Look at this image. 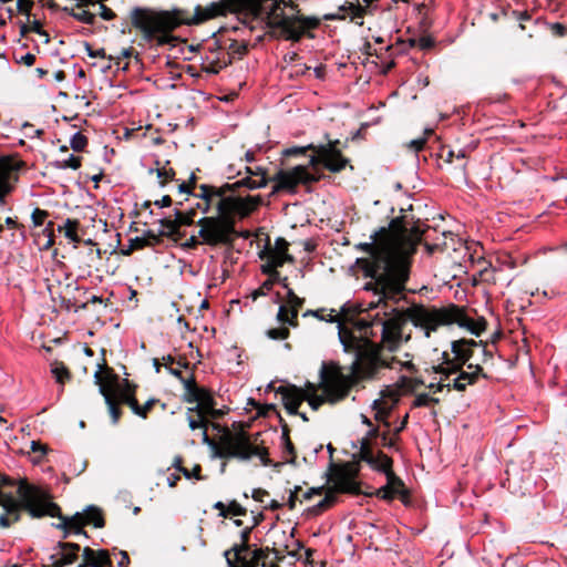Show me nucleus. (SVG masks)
Returning a JSON list of instances; mask_svg holds the SVG:
<instances>
[{
	"instance_id": "c85d7f7f",
	"label": "nucleus",
	"mask_w": 567,
	"mask_h": 567,
	"mask_svg": "<svg viewBox=\"0 0 567 567\" xmlns=\"http://www.w3.org/2000/svg\"><path fill=\"white\" fill-rule=\"evenodd\" d=\"M287 289V302L285 303L290 308V315L292 318H297L298 309L302 306L303 300L299 298L290 288Z\"/></svg>"
},
{
	"instance_id": "393cba45",
	"label": "nucleus",
	"mask_w": 567,
	"mask_h": 567,
	"mask_svg": "<svg viewBox=\"0 0 567 567\" xmlns=\"http://www.w3.org/2000/svg\"><path fill=\"white\" fill-rule=\"evenodd\" d=\"M197 405L189 408L188 413L196 412L197 414L207 416L208 412H215L214 400L210 394L204 390L199 399L196 400Z\"/></svg>"
},
{
	"instance_id": "9b49d317",
	"label": "nucleus",
	"mask_w": 567,
	"mask_h": 567,
	"mask_svg": "<svg viewBox=\"0 0 567 567\" xmlns=\"http://www.w3.org/2000/svg\"><path fill=\"white\" fill-rule=\"evenodd\" d=\"M307 150H313L316 152V155L311 156L310 158V165L315 166L318 163H322L326 168H328L331 172H340L344 168L347 164V159L343 158L337 150L334 143H328L326 145H319L313 146L312 144H309L307 146L298 147H289L286 148L282 154L286 156H292L297 154H302Z\"/></svg>"
},
{
	"instance_id": "e2e57ef3",
	"label": "nucleus",
	"mask_w": 567,
	"mask_h": 567,
	"mask_svg": "<svg viewBox=\"0 0 567 567\" xmlns=\"http://www.w3.org/2000/svg\"><path fill=\"white\" fill-rule=\"evenodd\" d=\"M179 381L183 383L186 393L197 386L193 378H189V379L181 378Z\"/></svg>"
},
{
	"instance_id": "09e8293b",
	"label": "nucleus",
	"mask_w": 567,
	"mask_h": 567,
	"mask_svg": "<svg viewBox=\"0 0 567 567\" xmlns=\"http://www.w3.org/2000/svg\"><path fill=\"white\" fill-rule=\"evenodd\" d=\"M426 142V137L423 136V137H419V138H414V140H411L408 144V147L414 152H417L423 148L424 144Z\"/></svg>"
},
{
	"instance_id": "69168bd1",
	"label": "nucleus",
	"mask_w": 567,
	"mask_h": 567,
	"mask_svg": "<svg viewBox=\"0 0 567 567\" xmlns=\"http://www.w3.org/2000/svg\"><path fill=\"white\" fill-rule=\"evenodd\" d=\"M17 6L19 11L28 12L31 8V1L30 0H17Z\"/></svg>"
},
{
	"instance_id": "f8f14e48",
	"label": "nucleus",
	"mask_w": 567,
	"mask_h": 567,
	"mask_svg": "<svg viewBox=\"0 0 567 567\" xmlns=\"http://www.w3.org/2000/svg\"><path fill=\"white\" fill-rule=\"evenodd\" d=\"M61 519V523L56 525L58 528H71L75 535H84L82 527L84 525H93L95 528H101L103 526V518L101 516L100 511L94 506H87L82 513H75L71 517H65L59 515V511L56 515Z\"/></svg>"
},
{
	"instance_id": "f3484780",
	"label": "nucleus",
	"mask_w": 567,
	"mask_h": 567,
	"mask_svg": "<svg viewBox=\"0 0 567 567\" xmlns=\"http://www.w3.org/2000/svg\"><path fill=\"white\" fill-rule=\"evenodd\" d=\"M365 6L361 4L359 0H344L342 4L338 6L334 12L326 13L324 20H340L349 18L352 22L362 25V16L365 7L369 6L370 0H363Z\"/></svg>"
},
{
	"instance_id": "4c0bfd02",
	"label": "nucleus",
	"mask_w": 567,
	"mask_h": 567,
	"mask_svg": "<svg viewBox=\"0 0 567 567\" xmlns=\"http://www.w3.org/2000/svg\"><path fill=\"white\" fill-rule=\"evenodd\" d=\"M86 143V137L80 132H75L70 140V145L75 152L82 151L85 147Z\"/></svg>"
},
{
	"instance_id": "3c124183",
	"label": "nucleus",
	"mask_w": 567,
	"mask_h": 567,
	"mask_svg": "<svg viewBox=\"0 0 567 567\" xmlns=\"http://www.w3.org/2000/svg\"><path fill=\"white\" fill-rule=\"evenodd\" d=\"M84 49L90 58H104L105 56L104 49L94 51V50H92V48L90 47V44L87 42L84 43Z\"/></svg>"
},
{
	"instance_id": "39448f33",
	"label": "nucleus",
	"mask_w": 567,
	"mask_h": 567,
	"mask_svg": "<svg viewBox=\"0 0 567 567\" xmlns=\"http://www.w3.org/2000/svg\"><path fill=\"white\" fill-rule=\"evenodd\" d=\"M320 319L327 322H337L338 337L343 350L353 354L351 373L348 374L353 381L354 379L372 378L380 368L388 365L374 343L365 337H357L348 330L347 322L350 320V316L344 308L340 312L331 309L328 313L320 316Z\"/></svg>"
},
{
	"instance_id": "20e7f679",
	"label": "nucleus",
	"mask_w": 567,
	"mask_h": 567,
	"mask_svg": "<svg viewBox=\"0 0 567 567\" xmlns=\"http://www.w3.org/2000/svg\"><path fill=\"white\" fill-rule=\"evenodd\" d=\"M319 386L322 394H317V385L307 382L305 388L280 386L278 393L281 394L284 405L289 414H298V408L307 401L312 410H318L324 402L337 403L349 392L353 380L351 375H346L339 368H328L321 364L319 371Z\"/></svg>"
},
{
	"instance_id": "cd10ccee",
	"label": "nucleus",
	"mask_w": 567,
	"mask_h": 567,
	"mask_svg": "<svg viewBox=\"0 0 567 567\" xmlns=\"http://www.w3.org/2000/svg\"><path fill=\"white\" fill-rule=\"evenodd\" d=\"M267 185V179L265 175L256 176V178H252L251 176H245L241 181H238L234 183L231 186L233 188L245 186L249 189H257L262 188Z\"/></svg>"
},
{
	"instance_id": "b1692460",
	"label": "nucleus",
	"mask_w": 567,
	"mask_h": 567,
	"mask_svg": "<svg viewBox=\"0 0 567 567\" xmlns=\"http://www.w3.org/2000/svg\"><path fill=\"white\" fill-rule=\"evenodd\" d=\"M363 461L368 463L372 468L384 472L386 476L388 473H393L391 470L392 461L385 454L380 453L378 456L365 454L363 455Z\"/></svg>"
},
{
	"instance_id": "338daca9",
	"label": "nucleus",
	"mask_w": 567,
	"mask_h": 567,
	"mask_svg": "<svg viewBox=\"0 0 567 567\" xmlns=\"http://www.w3.org/2000/svg\"><path fill=\"white\" fill-rule=\"evenodd\" d=\"M171 203H172L171 197L168 195H165L161 199L156 200L155 205L163 208V207H168L171 205Z\"/></svg>"
},
{
	"instance_id": "e433bc0d",
	"label": "nucleus",
	"mask_w": 567,
	"mask_h": 567,
	"mask_svg": "<svg viewBox=\"0 0 567 567\" xmlns=\"http://www.w3.org/2000/svg\"><path fill=\"white\" fill-rule=\"evenodd\" d=\"M162 229L159 230L161 235H173L177 233V223L175 219L164 218L159 220Z\"/></svg>"
},
{
	"instance_id": "1a4fd4ad",
	"label": "nucleus",
	"mask_w": 567,
	"mask_h": 567,
	"mask_svg": "<svg viewBox=\"0 0 567 567\" xmlns=\"http://www.w3.org/2000/svg\"><path fill=\"white\" fill-rule=\"evenodd\" d=\"M288 241L282 238H276L274 245L269 241L262 250L259 251V258L265 262L261 265V271L269 276L262 285V288L270 289L276 281L287 288V277L281 278L277 268L287 261H292V257L288 254Z\"/></svg>"
},
{
	"instance_id": "5701e85b",
	"label": "nucleus",
	"mask_w": 567,
	"mask_h": 567,
	"mask_svg": "<svg viewBox=\"0 0 567 567\" xmlns=\"http://www.w3.org/2000/svg\"><path fill=\"white\" fill-rule=\"evenodd\" d=\"M249 548L245 542H241L239 545H234L230 549L225 550L224 557L226 559L228 567H238L243 558L246 557V553H248Z\"/></svg>"
},
{
	"instance_id": "a19ab883",
	"label": "nucleus",
	"mask_w": 567,
	"mask_h": 567,
	"mask_svg": "<svg viewBox=\"0 0 567 567\" xmlns=\"http://www.w3.org/2000/svg\"><path fill=\"white\" fill-rule=\"evenodd\" d=\"M431 403H439V399L431 396L427 393H420L415 396L413 405L416 408L426 406Z\"/></svg>"
},
{
	"instance_id": "4be33fe9",
	"label": "nucleus",
	"mask_w": 567,
	"mask_h": 567,
	"mask_svg": "<svg viewBox=\"0 0 567 567\" xmlns=\"http://www.w3.org/2000/svg\"><path fill=\"white\" fill-rule=\"evenodd\" d=\"M477 342L474 340H457L452 342V351L455 354V359L462 364L466 362L471 363V359L474 357L473 348L477 347Z\"/></svg>"
},
{
	"instance_id": "dca6fc26",
	"label": "nucleus",
	"mask_w": 567,
	"mask_h": 567,
	"mask_svg": "<svg viewBox=\"0 0 567 567\" xmlns=\"http://www.w3.org/2000/svg\"><path fill=\"white\" fill-rule=\"evenodd\" d=\"M482 377L486 378L483 373V369L478 363H467V370L460 372V374L453 379L452 383H443L441 380L439 383H431L429 389L434 392L441 391L443 388H450L451 385L457 391H464L468 384H473L476 380Z\"/></svg>"
},
{
	"instance_id": "473e14b6",
	"label": "nucleus",
	"mask_w": 567,
	"mask_h": 567,
	"mask_svg": "<svg viewBox=\"0 0 567 567\" xmlns=\"http://www.w3.org/2000/svg\"><path fill=\"white\" fill-rule=\"evenodd\" d=\"M76 226H78V221L76 220H71V219H66L65 224H64V236L66 238H69L71 241L73 243H79L80 238L79 236L76 235Z\"/></svg>"
},
{
	"instance_id": "49530a36",
	"label": "nucleus",
	"mask_w": 567,
	"mask_h": 567,
	"mask_svg": "<svg viewBox=\"0 0 567 567\" xmlns=\"http://www.w3.org/2000/svg\"><path fill=\"white\" fill-rule=\"evenodd\" d=\"M226 513L227 515L230 514L233 516H243L245 515L246 511L236 501H233L227 505Z\"/></svg>"
},
{
	"instance_id": "6e6552de",
	"label": "nucleus",
	"mask_w": 567,
	"mask_h": 567,
	"mask_svg": "<svg viewBox=\"0 0 567 567\" xmlns=\"http://www.w3.org/2000/svg\"><path fill=\"white\" fill-rule=\"evenodd\" d=\"M202 439L203 443L210 449L213 457H236L239 460L247 461L254 456H257L260 458L264 465H267L265 450L251 445L244 432L231 433L229 430L225 429L219 439V442L216 443L209 439L207 430L205 427L202 431Z\"/></svg>"
},
{
	"instance_id": "8fccbe9b",
	"label": "nucleus",
	"mask_w": 567,
	"mask_h": 567,
	"mask_svg": "<svg viewBox=\"0 0 567 567\" xmlns=\"http://www.w3.org/2000/svg\"><path fill=\"white\" fill-rule=\"evenodd\" d=\"M147 245L145 237H135L130 240V250L140 249Z\"/></svg>"
},
{
	"instance_id": "a18cd8bd",
	"label": "nucleus",
	"mask_w": 567,
	"mask_h": 567,
	"mask_svg": "<svg viewBox=\"0 0 567 567\" xmlns=\"http://www.w3.org/2000/svg\"><path fill=\"white\" fill-rule=\"evenodd\" d=\"M333 502L334 495L332 493H328L324 498H322L318 504L313 506L312 512L318 513L330 506Z\"/></svg>"
},
{
	"instance_id": "bf43d9fd",
	"label": "nucleus",
	"mask_w": 567,
	"mask_h": 567,
	"mask_svg": "<svg viewBox=\"0 0 567 567\" xmlns=\"http://www.w3.org/2000/svg\"><path fill=\"white\" fill-rule=\"evenodd\" d=\"M30 447H31V451L32 452H40L42 454H45L47 453V446L41 444L40 442L38 441H32L30 443Z\"/></svg>"
},
{
	"instance_id": "5fc2aeb1",
	"label": "nucleus",
	"mask_w": 567,
	"mask_h": 567,
	"mask_svg": "<svg viewBox=\"0 0 567 567\" xmlns=\"http://www.w3.org/2000/svg\"><path fill=\"white\" fill-rule=\"evenodd\" d=\"M417 45L423 50L430 49L433 45V39L431 37H421L417 40Z\"/></svg>"
},
{
	"instance_id": "79ce46f5",
	"label": "nucleus",
	"mask_w": 567,
	"mask_h": 567,
	"mask_svg": "<svg viewBox=\"0 0 567 567\" xmlns=\"http://www.w3.org/2000/svg\"><path fill=\"white\" fill-rule=\"evenodd\" d=\"M188 426L190 430L207 427L206 416L197 414V419L193 417L189 413L187 415Z\"/></svg>"
},
{
	"instance_id": "412c9836",
	"label": "nucleus",
	"mask_w": 567,
	"mask_h": 567,
	"mask_svg": "<svg viewBox=\"0 0 567 567\" xmlns=\"http://www.w3.org/2000/svg\"><path fill=\"white\" fill-rule=\"evenodd\" d=\"M386 480V485L381 487L377 494L384 499H392L399 495L405 502L406 488L403 482L394 473H388Z\"/></svg>"
},
{
	"instance_id": "de8ad7c7",
	"label": "nucleus",
	"mask_w": 567,
	"mask_h": 567,
	"mask_svg": "<svg viewBox=\"0 0 567 567\" xmlns=\"http://www.w3.org/2000/svg\"><path fill=\"white\" fill-rule=\"evenodd\" d=\"M175 221L177 223L178 229L182 225H190L193 219L190 215L184 214L179 210H175Z\"/></svg>"
},
{
	"instance_id": "aec40b11",
	"label": "nucleus",
	"mask_w": 567,
	"mask_h": 567,
	"mask_svg": "<svg viewBox=\"0 0 567 567\" xmlns=\"http://www.w3.org/2000/svg\"><path fill=\"white\" fill-rule=\"evenodd\" d=\"M59 551L50 556L51 567H65L72 565L76 557L80 546L74 543H59Z\"/></svg>"
},
{
	"instance_id": "13d9d810",
	"label": "nucleus",
	"mask_w": 567,
	"mask_h": 567,
	"mask_svg": "<svg viewBox=\"0 0 567 567\" xmlns=\"http://www.w3.org/2000/svg\"><path fill=\"white\" fill-rule=\"evenodd\" d=\"M94 553H95V550L91 549L90 547H84L83 548V553H82L83 563L90 565V563H91V560L93 558Z\"/></svg>"
},
{
	"instance_id": "c03bdc74",
	"label": "nucleus",
	"mask_w": 567,
	"mask_h": 567,
	"mask_svg": "<svg viewBox=\"0 0 567 567\" xmlns=\"http://www.w3.org/2000/svg\"><path fill=\"white\" fill-rule=\"evenodd\" d=\"M80 165V158L71 154L66 159L59 163L58 167L78 169Z\"/></svg>"
},
{
	"instance_id": "c756f323",
	"label": "nucleus",
	"mask_w": 567,
	"mask_h": 567,
	"mask_svg": "<svg viewBox=\"0 0 567 567\" xmlns=\"http://www.w3.org/2000/svg\"><path fill=\"white\" fill-rule=\"evenodd\" d=\"M111 565V559L106 550H95L93 558L90 563L91 567H107Z\"/></svg>"
},
{
	"instance_id": "ddd939ff",
	"label": "nucleus",
	"mask_w": 567,
	"mask_h": 567,
	"mask_svg": "<svg viewBox=\"0 0 567 567\" xmlns=\"http://www.w3.org/2000/svg\"><path fill=\"white\" fill-rule=\"evenodd\" d=\"M275 182L272 193L282 189L293 190L298 184H308L316 181L306 166L298 165L290 169H281L271 178Z\"/></svg>"
},
{
	"instance_id": "4468645a",
	"label": "nucleus",
	"mask_w": 567,
	"mask_h": 567,
	"mask_svg": "<svg viewBox=\"0 0 567 567\" xmlns=\"http://www.w3.org/2000/svg\"><path fill=\"white\" fill-rule=\"evenodd\" d=\"M259 203V196H247L244 198L225 196L217 202L216 208L218 213L225 214L226 216L233 217L234 214H237L240 217H246L257 208Z\"/></svg>"
},
{
	"instance_id": "9d476101",
	"label": "nucleus",
	"mask_w": 567,
	"mask_h": 567,
	"mask_svg": "<svg viewBox=\"0 0 567 567\" xmlns=\"http://www.w3.org/2000/svg\"><path fill=\"white\" fill-rule=\"evenodd\" d=\"M198 225H200L198 235L204 244L216 246L219 244H230L233 240L235 220L231 216L218 213L217 216L200 218Z\"/></svg>"
},
{
	"instance_id": "a211bd4d",
	"label": "nucleus",
	"mask_w": 567,
	"mask_h": 567,
	"mask_svg": "<svg viewBox=\"0 0 567 567\" xmlns=\"http://www.w3.org/2000/svg\"><path fill=\"white\" fill-rule=\"evenodd\" d=\"M20 165L19 161L9 157L0 158V203H3L4 196L11 192L12 184L17 182V171Z\"/></svg>"
},
{
	"instance_id": "774afa93",
	"label": "nucleus",
	"mask_w": 567,
	"mask_h": 567,
	"mask_svg": "<svg viewBox=\"0 0 567 567\" xmlns=\"http://www.w3.org/2000/svg\"><path fill=\"white\" fill-rule=\"evenodd\" d=\"M322 491V487H319V488H310L308 489L305 494H303V498L305 499H310L315 494H320Z\"/></svg>"
},
{
	"instance_id": "37998d69",
	"label": "nucleus",
	"mask_w": 567,
	"mask_h": 567,
	"mask_svg": "<svg viewBox=\"0 0 567 567\" xmlns=\"http://www.w3.org/2000/svg\"><path fill=\"white\" fill-rule=\"evenodd\" d=\"M372 408L375 411L374 419L379 422L384 421V419L388 414L389 408L384 406L383 403L379 400L373 401Z\"/></svg>"
},
{
	"instance_id": "2f4dec72",
	"label": "nucleus",
	"mask_w": 567,
	"mask_h": 567,
	"mask_svg": "<svg viewBox=\"0 0 567 567\" xmlns=\"http://www.w3.org/2000/svg\"><path fill=\"white\" fill-rule=\"evenodd\" d=\"M51 372L54 375L56 382L60 384H64V382L70 379V372L62 363H55V365L51 369Z\"/></svg>"
},
{
	"instance_id": "2eb2a0df",
	"label": "nucleus",
	"mask_w": 567,
	"mask_h": 567,
	"mask_svg": "<svg viewBox=\"0 0 567 567\" xmlns=\"http://www.w3.org/2000/svg\"><path fill=\"white\" fill-rule=\"evenodd\" d=\"M358 473V462L354 461L352 463H346L334 467L329 481L334 491L342 493H358L359 486L354 480Z\"/></svg>"
},
{
	"instance_id": "a878e982",
	"label": "nucleus",
	"mask_w": 567,
	"mask_h": 567,
	"mask_svg": "<svg viewBox=\"0 0 567 567\" xmlns=\"http://www.w3.org/2000/svg\"><path fill=\"white\" fill-rule=\"evenodd\" d=\"M121 400L124 402V403H127L130 405V408L132 409V411L138 415V416H142V417H145L146 416V412L150 410V408L152 406V404L154 403L153 400H148L144 403V405H138V403L136 402V400L127 392H122L121 393Z\"/></svg>"
},
{
	"instance_id": "7ed1b4c3",
	"label": "nucleus",
	"mask_w": 567,
	"mask_h": 567,
	"mask_svg": "<svg viewBox=\"0 0 567 567\" xmlns=\"http://www.w3.org/2000/svg\"><path fill=\"white\" fill-rule=\"evenodd\" d=\"M261 6L256 0H218L205 7L196 6L194 14L187 19L182 17V10L152 12L143 9H134L131 18L133 25L143 32L144 39L151 41L155 33H166L181 23L200 24L228 13L241 11H246L251 18V14H259Z\"/></svg>"
},
{
	"instance_id": "680f3d73",
	"label": "nucleus",
	"mask_w": 567,
	"mask_h": 567,
	"mask_svg": "<svg viewBox=\"0 0 567 567\" xmlns=\"http://www.w3.org/2000/svg\"><path fill=\"white\" fill-rule=\"evenodd\" d=\"M551 31L555 35L563 37L566 33V28L561 23L551 24Z\"/></svg>"
},
{
	"instance_id": "4d7b16f0",
	"label": "nucleus",
	"mask_w": 567,
	"mask_h": 567,
	"mask_svg": "<svg viewBox=\"0 0 567 567\" xmlns=\"http://www.w3.org/2000/svg\"><path fill=\"white\" fill-rule=\"evenodd\" d=\"M102 1H100V16L102 19L104 20H111L113 18V12L107 8L105 7L104 4L101 3Z\"/></svg>"
},
{
	"instance_id": "0e129e2a",
	"label": "nucleus",
	"mask_w": 567,
	"mask_h": 567,
	"mask_svg": "<svg viewBox=\"0 0 567 567\" xmlns=\"http://www.w3.org/2000/svg\"><path fill=\"white\" fill-rule=\"evenodd\" d=\"M245 171H246V176H261L264 175V169L261 167H256V169H252L251 167H248L246 166L245 167Z\"/></svg>"
},
{
	"instance_id": "864d4df0",
	"label": "nucleus",
	"mask_w": 567,
	"mask_h": 567,
	"mask_svg": "<svg viewBox=\"0 0 567 567\" xmlns=\"http://www.w3.org/2000/svg\"><path fill=\"white\" fill-rule=\"evenodd\" d=\"M205 389H202V388H194L192 389L190 391H188L186 394H187V401L188 402H196L197 399H199V396L203 394V391Z\"/></svg>"
},
{
	"instance_id": "0eeeda50",
	"label": "nucleus",
	"mask_w": 567,
	"mask_h": 567,
	"mask_svg": "<svg viewBox=\"0 0 567 567\" xmlns=\"http://www.w3.org/2000/svg\"><path fill=\"white\" fill-rule=\"evenodd\" d=\"M19 501L10 494H0V506L4 514L0 515V527L7 528L20 518L19 508L27 509L32 517L51 516L55 517L58 506L50 501L45 491L20 480L18 485Z\"/></svg>"
},
{
	"instance_id": "6e6d98bb",
	"label": "nucleus",
	"mask_w": 567,
	"mask_h": 567,
	"mask_svg": "<svg viewBox=\"0 0 567 567\" xmlns=\"http://www.w3.org/2000/svg\"><path fill=\"white\" fill-rule=\"evenodd\" d=\"M34 61L35 56L32 53H25L18 60L19 63H23L27 66H31L34 63Z\"/></svg>"
},
{
	"instance_id": "603ef678",
	"label": "nucleus",
	"mask_w": 567,
	"mask_h": 567,
	"mask_svg": "<svg viewBox=\"0 0 567 567\" xmlns=\"http://www.w3.org/2000/svg\"><path fill=\"white\" fill-rule=\"evenodd\" d=\"M45 215H47V214H45V212H43V210H41V209H39V208H35V209L33 210L32 215H31V218H32V220H33V224H34L35 226L41 225V224L43 223V219H44Z\"/></svg>"
},
{
	"instance_id": "6ab92c4d",
	"label": "nucleus",
	"mask_w": 567,
	"mask_h": 567,
	"mask_svg": "<svg viewBox=\"0 0 567 567\" xmlns=\"http://www.w3.org/2000/svg\"><path fill=\"white\" fill-rule=\"evenodd\" d=\"M95 382L100 384V393L103 395L104 401L107 405L109 413L112 417V423L116 424L120 417V411L116 408L117 402H123L121 400V393L124 392L123 390L114 389L112 384H102L101 383V377L99 372L94 373Z\"/></svg>"
},
{
	"instance_id": "bb28decb",
	"label": "nucleus",
	"mask_w": 567,
	"mask_h": 567,
	"mask_svg": "<svg viewBox=\"0 0 567 567\" xmlns=\"http://www.w3.org/2000/svg\"><path fill=\"white\" fill-rule=\"evenodd\" d=\"M200 189L202 194L199 196L203 199L212 202L213 198H217L219 200L221 197H225V192L233 189V186L230 184H226L223 187L202 185Z\"/></svg>"
},
{
	"instance_id": "ea45409f",
	"label": "nucleus",
	"mask_w": 567,
	"mask_h": 567,
	"mask_svg": "<svg viewBox=\"0 0 567 567\" xmlns=\"http://www.w3.org/2000/svg\"><path fill=\"white\" fill-rule=\"evenodd\" d=\"M372 454L370 450V440L369 437H362L360 440V450L357 454H353V460L355 462L363 461V455Z\"/></svg>"
},
{
	"instance_id": "052dcab7",
	"label": "nucleus",
	"mask_w": 567,
	"mask_h": 567,
	"mask_svg": "<svg viewBox=\"0 0 567 567\" xmlns=\"http://www.w3.org/2000/svg\"><path fill=\"white\" fill-rule=\"evenodd\" d=\"M268 495V493L261 488H257L252 491V498L257 502H264L265 497Z\"/></svg>"
},
{
	"instance_id": "f704fd0d",
	"label": "nucleus",
	"mask_w": 567,
	"mask_h": 567,
	"mask_svg": "<svg viewBox=\"0 0 567 567\" xmlns=\"http://www.w3.org/2000/svg\"><path fill=\"white\" fill-rule=\"evenodd\" d=\"M277 319L281 323H287L289 326H295V319L296 318H292V316L290 315V308H288V306H286V305H281L279 307V310H278V313H277Z\"/></svg>"
},
{
	"instance_id": "7c9ffc66",
	"label": "nucleus",
	"mask_w": 567,
	"mask_h": 567,
	"mask_svg": "<svg viewBox=\"0 0 567 567\" xmlns=\"http://www.w3.org/2000/svg\"><path fill=\"white\" fill-rule=\"evenodd\" d=\"M79 9H80L79 11H75L74 9H69L65 7L63 10L69 12L73 18H75L76 20H79L81 22H84L87 24L93 23L94 14L87 10H84L83 8H79Z\"/></svg>"
},
{
	"instance_id": "f257e3e1",
	"label": "nucleus",
	"mask_w": 567,
	"mask_h": 567,
	"mask_svg": "<svg viewBox=\"0 0 567 567\" xmlns=\"http://www.w3.org/2000/svg\"><path fill=\"white\" fill-rule=\"evenodd\" d=\"M423 230L419 225L409 226L402 218L392 219L388 227L374 231L369 243H360L357 248L368 254L358 258L357 265L365 277L371 278L364 290L372 291L377 301L370 307L377 308L381 302L395 300L404 290L408 279L409 257L421 240Z\"/></svg>"
},
{
	"instance_id": "423d86ee",
	"label": "nucleus",
	"mask_w": 567,
	"mask_h": 567,
	"mask_svg": "<svg viewBox=\"0 0 567 567\" xmlns=\"http://www.w3.org/2000/svg\"><path fill=\"white\" fill-rule=\"evenodd\" d=\"M261 6L259 14H251V21L265 24L272 37L299 41L306 30L317 28L320 19L300 16L293 0H256Z\"/></svg>"
},
{
	"instance_id": "f03ea898",
	"label": "nucleus",
	"mask_w": 567,
	"mask_h": 567,
	"mask_svg": "<svg viewBox=\"0 0 567 567\" xmlns=\"http://www.w3.org/2000/svg\"><path fill=\"white\" fill-rule=\"evenodd\" d=\"M385 318L377 313L373 318H359L353 324L367 333V329L380 326L382 342L389 351H395L401 343V328L406 321H411L415 327L421 328L429 338L431 331L439 327L456 323L460 328L468 330L472 334L478 337L486 327L484 319L474 321L455 306L449 308H434L424 306H413L405 312L394 308H385L383 312Z\"/></svg>"
},
{
	"instance_id": "72a5a7b5",
	"label": "nucleus",
	"mask_w": 567,
	"mask_h": 567,
	"mask_svg": "<svg viewBox=\"0 0 567 567\" xmlns=\"http://www.w3.org/2000/svg\"><path fill=\"white\" fill-rule=\"evenodd\" d=\"M29 30L33 31V32L38 33L40 37H42L44 43H49V41H50L49 34L41 29V24L39 21H37V20L32 21L30 27L23 25L21 28V33L24 34Z\"/></svg>"
},
{
	"instance_id": "58836bf2",
	"label": "nucleus",
	"mask_w": 567,
	"mask_h": 567,
	"mask_svg": "<svg viewBox=\"0 0 567 567\" xmlns=\"http://www.w3.org/2000/svg\"><path fill=\"white\" fill-rule=\"evenodd\" d=\"M262 555L261 549H256L251 553L250 558H243V561L238 567H257Z\"/></svg>"
},
{
	"instance_id": "c9c22d12",
	"label": "nucleus",
	"mask_w": 567,
	"mask_h": 567,
	"mask_svg": "<svg viewBox=\"0 0 567 567\" xmlns=\"http://www.w3.org/2000/svg\"><path fill=\"white\" fill-rule=\"evenodd\" d=\"M266 336L271 340H285L289 337V329L286 327L268 329Z\"/></svg>"
}]
</instances>
